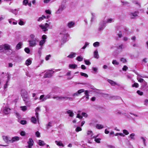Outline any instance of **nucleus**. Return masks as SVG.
I'll return each mask as SVG.
<instances>
[{
	"label": "nucleus",
	"instance_id": "obj_1",
	"mask_svg": "<svg viewBox=\"0 0 148 148\" xmlns=\"http://www.w3.org/2000/svg\"><path fill=\"white\" fill-rule=\"evenodd\" d=\"M114 21V18H108L107 19L106 21L103 20L101 21L100 23V25L102 26H104L106 23H111L113 22Z\"/></svg>",
	"mask_w": 148,
	"mask_h": 148
},
{
	"label": "nucleus",
	"instance_id": "obj_2",
	"mask_svg": "<svg viewBox=\"0 0 148 148\" xmlns=\"http://www.w3.org/2000/svg\"><path fill=\"white\" fill-rule=\"evenodd\" d=\"M76 23L74 21H70L67 23V26L69 28H72L75 27Z\"/></svg>",
	"mask_w": 148,
	"mask_h": 148
},
{
	"label": "nucleus",
	"instance_id": "obj_3",
	"mask_svg": "<svg viewBox=\"0 0 148 148\" xmlns=\"http://www.w3.org/2000/svg\"><path fill=\"white\" fill-rule=\"evenodd\" d=\"M66 8L65 5L62 4L60 5L59 7V9L56 12L57 14H60L61 12L65 8Z\"/></svg>",
	"mask_w": 148,
	"mask_h": 148
},
{
	"label": "nucleus",
	"instance_id": "obj_4",
	"mask_svg": "<svg viewBox=\"0 0 148 148\" xmlns=\"http://www.w3.org/2000/svg\"><path fill=\"white\" fill-rule=\"evenodd\" d=\"M139 12L138 11H135L134 12L131 13L130 15L131 18H134L138 16Z\"/></svg>",
	"mask_w": 148,
	"mask_h": 148
},
{
	"label": "nucleus",
	"instance_id": "obj_5",
	"mask_svg": "<svg viewBox=\"0 0 148 148\" xmlns=\"http://www.w3.org/2000/svg\"><path fill=\"white\" fill-rule=\"evenodd\" d=\"M34 141L31 138L29 139V141H28L27 143L28 144V147L29 148H31L34 145Z\"/></svg>",
	"mask_w": 148,
	"mask_h": 148
},
{
	"label": "nucleus",
	"instance_id": "obj_6",
	"mask_svg": "<svg viewBox=\"0 0 148 148\" xmlns=\"http://www.w3.org/2000/svg\"><path fill=\"white\" fill-rule=\"evenodd\" d=\"M54 71L52 70H49L47 71V77H50L52 76Z\"/></svg>",
	"mask_w": 148,
	"mask_h": 148
},
{
	"label": "nucleus",
	"instance_id": "obj_7",
	"mask_svg": "<svg viewBox=\"0 0 148 148\" xmlns=\"http://www.w3.org/2000/svg\"><path fill=\"white\" fill-rule=\"evenodd\" d=\"M51 11L50 10H47V20L48 19L49 21L51 19Z\"/></svg>",
	"mask_w": 148,
	"mask_h": 148
},
{
	"label": "nucleus",
	"instance_id": "obj_8",
	"mask_svg": "<svg viewBox=\"0 0 148 148\" xmlns=\"http://www.w3.org/2000/svg\"><path fill=\"white\" fill-rule=\"evenodd\" d=\"M53 98L54 99H62V98L69 99L70 100H72L73 99L72 98L68 97H53Z\"/></svg>",
	"mask_w": 148,
	"mask_h": 148
},
{
	"label": "nucleus",
	"instance_id": "obj_9",
	"mask_svg": "<svg viewBox=\"0 0 148 148\" xmlns=\"http://www.w3.org/2000/svg\"><path fill=\"white\" fill-rule=\"evenodd\" d=\"M4 49L5 50H8L10 49V46L8 44H4L3 45Z\"/></svg>",
	"mask_w": 148,
	"mask_h": 148
},
{
	"label": "nucleus",
	"instance_id": "obj_10",
	"mask_svg": "<svg viewBox=\"0 0 148 148\" xmlns=\"http://www.w3.org/2000/svg\"><path fill=\"white\" fill-rule=\"evenodd\" d=\"M29 45L30 46L33 47L36 45V42L35 40H29Z\"/></svg>",
	"mask_w": 148,
	"mask_h": 148
},
{
	"label": "nucleus",
	"instance_id": "obj_11",
	"mask_svg": "<svg viewBox=\"0 0 148 148\" xmlns=\"http://www.w3.org/2000/svg\"><path fill=\"white\" fill-rule=\"evenodd\" d=\"M19 140V138L18 136H16L13 137L11 139V142L13 143V142L18 141Z\"/></svg>",
	"mask_w": 148,
	"mask_h": 148
},
{
	"label": "nucleus",
	"instance_id": "obj_12",
	"mask_svg": "<svg viewBox=\"0 0 148 148\" xmlns=\"http://www.w3.org/2000/svg\"><path fill=\"white\" fill-rule=\"evenodd\" d=\"M76 55V54L75 53L71 52L69 55L67 56V57L71 58H72L75 57Z\"/></svg>",
	"mask_w": 148,
	"mask_h": 148
},
{
	"label": "nucleus",
	"instance_id": "obj_13",
	"mask_svg": "<svg viewBox=\"0 0 148 148\" xmlns=\"http://www.w3.org/2000/svg\"><path fill=\"white\" fill-rule=\"evenodd\" d=\"M5 141L7 143H9L10 142H11V140L10 138H8L7 136H5L3 138Z\"/></svg>",
	"mask_w": 148,
	"mask_h": 148
},
{
	"label": "nucleus",
	"instance_id": "obj_14",
	"mask_svg": "<svg viewBox=\"0 0 148 148\" xmlns=\"http://www.w3.org/2000/svg\"><path fill=\"white\" fill-rule=\"evenodd\" d=\"M46 18V17L45 16L42 15L41 16L38 18L37 21L38 22H40L44 19H45Z\"/></svg>",
	"mask_w": 148,
	"mask_h": 148
},
{
	"label": "nucleus",
	"instance_id": "obj_15",
	"mask_svg": "<svg viewBox=\"0 0 148 148\" xmlns=\"http://www.w3.org/2000/svg\"><path fill=\"white\" fill-rule=\"evenodd\" d=\"M21 95L23 98L24 101H26L28 99L27 94L25 95H24L23 93H22V94Z\"/></svg>",
	"mask_w": 148,
	"mask_h": 148
},
{
	"label": "nucleus",
	"instance_id": "obj_16",
	"mask_svg": "<svg viewBox=\"0 0 148 148\" xmlns=\"http://www.w3.org/2000/svg\"><path fill=\"white\" fill-rule=\"evenodd\" d=\"M89 92L88 90H86L85 91V94L86 96V101L88 100L89 99V95L88 94Z\"/></svg>",
	"mask_w": 148,
	"mask_h": 148
},
{
	"label": "nucleus",
	"instance_id": "obj_17",
	"mask_svg": "<svg viewBox=\"0 0 148 148\" xmlns=\"http://www.w3.org/2000/svg\"><path fill=\"white\" fill-rule=\"evenodd\" d=\"M22 46V43L19 42L16 45V49H19L21 48Z\"/></svg>",
	"mask_w": 148,
	"mask_h": 148
},
{
	"label": "nucleus",
	"instance_id": "obj_18",
	"mask_svg": "<svg viewBox=\"0 0 148 148\" xmlns=\"http://www.w3.org/2000/svg\"><path fill=\"white\" fill-rule=\"evenodd\" d=\"M66 113L69 114V116L70 117H73V116L74 114L72 111L70 110H69L66 112Z\"/></svg>",
	"mask_w": 148,
	"mask_h": 148
},
{
	"label": "nucleus",
	"instance_id": "obj_19",
	"mask_svg": "<svg viewBox=\"0 0 148 148\" xmlns=\"http://www.w3.org/2000/svg\"><path fill=\"white\" fill-rule=\"evenodd\" d=\"M55 142L56 144L57 145H58V146H62L63 147H64V146L63 144L61 143L60 141H57L56 140L55 141Z\"/></svg>",
	"mask_w": 148,
	"mask_h": 148
},
{
	"label": "nucleus",
	"instance_id": "obj_20",
	"mask_svg": "<svg viewBox=\"0 0 148 148\" xmlns=\"http://www.w3.org/2000/svg\"><path fill=\"white\" fill-rule=\"evenodd\" d=\"M91 14L92 15V17L90 20V21L91 22H92L94 21L96 17V15L95 14L92 13H91Z\"/></svg>",
	"mask_w": 148,
	"mask_h": 148
},
{
	"label": "nucleus",
	"instance_id": "obj_21",
	"mask_svg": "<svg viewBox=\"0 0 148 148\" xmlns=\"http://www.w3.org/2000/svg\"><path fill=\"white\" fill-rule=\"evenodd\" d=\"M31 121L32 123L34 124H35L37 122V119L34 116H32L31 118Z\"/></svg>",
	"mask_w": 148,
	"mask_h": 148
},
{
	"label": "nucleus",
	"instance_id": "obj_22",
	"mask_svg": "<svg viewBox=\"0 0 148 148\" xmlns=\"http://www.w3.org/2000/svg\"><path fill=\"white\" fill-rule=\"evenodd\" d=\"M10 110L11 109L9 108H6L4 110V112L5 114H8L10 112Z\"/></svg>",
	"mask_w": 148,
	"mask_h": 148
},
{
	"label": "nucleus",
	"instance_id": "obj_23",
	"mask_svg": "<svg viewBox=\"0 0 148 148\" xmlns=\"http://www.w3.org/2000/svg\"><path fill=\"white\" fill-rule=\"evenodd\" d=\"M98 52L97 50H95L94 52V56L95 58L98 59L99 58Z\"/></svg>",
	"mask_w": 148,
	"mask_h": 148
},
{
	"label": "nucleus",
	"instance_id": "obj_24",
	"mask_svg": "<svg viewBox=\"0 0 148 148\" xmlns=\"http://www.w3.org/2000/svg\"><path fill=\"white\" fill-rule=\"evenodd\" d=\"M32 63L31 60L29 59H27L26 61L25 64L27 66H28L31 64Z\"/></svg>",
	"mask_w": 148,
	"mask_h": 148
},
{
	"label": "nucleus",
	"instance_id": "obj_25",
	"mask_svg": "<svg viewBox=\"0 0 148 148\" xmlns=\"http://www.w3.org/2000/svg\"><path fill=\"white\" fill-rule=\"evenodd\" d=\"M77 66V65L75 64H70L69 65V67L71 69H75Z\"/></svg>",
	"mask_w": 148,
	"mask_h": 148
},
{
	"label": "nucleus",
	"instance_id": "obj_26",
	"mask_svg": "<svg viewBox=\"0 0 148 148\" xmlns=\"http://www.w3.org/2000/svg\"><path fill=\"white\" fill-rule=\"evenodd\" d=\"M96 127L97 129H100L103 128V126L102 125L97 124L96 126Z\"/></svg>",
	"mask_w": 148,
	"mask_h": 148
},
{
	"label": "nucleus",
	"instance_id": "obj_27",
	"mask_svg": "<svg viewBox=\"0 0 148 148\" xmlns=\"http://www.w3.org/2000/svg\"><path fill=\"white\" fill-rule=\"evenodd\" d=\"M76 60L78 61L81 62L83 60V58L82 56H79L77 58Z\"/></svg>",
	"mask_w": 148,
	"mask_h": 148
},
{
	"label": "nucleus",
	"instance_id": "obj_28",
	"mask_svg": "<svg viewBox=\"0 0 148 148\" xmlns=\"http://www.w3.org/2000/svg\"><path fill=\"white\" fill-rule=\"evenodd\" d=\"M108 82L112 86H114L116 84V83H115V82L111 80H109L108 81Z\"/></svg>",
	"mask_w": 148,
	"mask_h": 148
},
{
	"label": "nucleus",
	"instance_id": "obj_29",
	"mask_svg": "<svg viewBox=\"0 0 148 148\" xmlns=\"http://www.w3.org/2000/svg\"><path fill=\"white\" fill-rule=\"evenodd\" d=\"M10 12H11L12 13H14L16 15L18 13V12H17L16 9H15L14 10H11L10 11Z\"/></svg>",
	"mask_w": 148,
	"mask_h": 148
},
{
	"label": "nucleus",
	"instance_id": "obj_30",
	"mask_svg": "<svg viewBox=\"0 0 148 148\" xmlns=\"http://www.w3.org/2000/svg\"><path fill=\"white\" fill-rule=\"evenodd\" d=\"M38 144L40 146H42L44 144V142L41 140H39Z\"/></svg>",
	"mask_w": 148,
	"mask_h": 148
},
{
	"label": "nucleus",
	"instance_id": "obj_31",
	"mask_svg": "<svg viewBox=\"0 0 148 148\" xmlns=\"http://www.w3.org/2000/svg\"><path fill=\"white\" fill-rule=\"evenodd\" d=\"M80 74L81 76H84L86 77H88V75L87 74L83 72H81Z\"/></svg>",
	"mask_w": 148,
	"mask_h": 148
},
{
	"label": "nucleus",
	"instance_id": "obj_32",
	"mask_svg": "<svg viewBox=\"0 0 148 148\" xmlns=\"http://www.w3.org/2000/svg\"><path fill=\"white\" fill-rule=\"evenodd\" d=\"M99 43L98 42H96L94 43L93 44V45L94 47H96L99 46Z\"/></svg>",
	"mask_w": 148,
	"mask_h": 148
},
{
	"label": "nucleus",
	"instance_id": "obj_33",
	"mask_svg": "<svg viewBox=\"0 0 148 148\" xmlns=\"http://www.w3.org/2000/svg\"><path fill=\"white\" fill-rule=\"evenodd\" d=\"M115 136H117L118 135H120V136H122L123 137H124L125 136V135L123 133H116L115 134Z\"/></svg>",
	"mask_w": 148,
	"mask_h": 148
},
{
	"label": "nucleus",
	"instance_id": "obj_34",
	"mask_svg": "<svg viewBox=\"0 0 148 148\" xmlns=\"http://www.w3.org/2000/svg\"><path fill=\"white\" fill-rule=\"evenodd\" d=\"M45 42V40H42L39 42V45L40 46H42Z\"/></svg>",
	"mask_w": 148,
	"mask_h": 148
},
{
	"label": "nucleus",
	"instance_id": "obj_35",
	"mask_svg": "<svg viewBox=\"0 0 148 148\" xmlns=\"http://www.w3.org/2000/svg\"><path fill=\"white\" fill-rule=\"evenodd\" d=\"M28 3V0H24L23 2V4L25 5H27Z\"/></svg>",
	"mask_w": 148,
	"mask_h": 148
},
{
	"label": "nucleus",
	"instance_id": "obj_36",
	"mask_svg": "<svg viewBox=\"0 0 148 148\" xmlns=\"http://www.w3.org/2000/svg\"><path fill=\"white\" fill-rule=\"evenodd\" d=\"M21 110L24 111H25L27 109V107L25 106H21Z\"/></svg>",
	"mask_w": 148,
	"mask_h": 148
},
{
	"label": "nucleus",
	"instance_id": "obj_37",
	"mask_svg": "<svg viewBox=\"0 0 148 148\" xmlns=\"http://www.w3.org/2000/svg\"><path fill=\"white\" fill-rule=\"evenodd\" d=\"M25 51L27 53H29L30 52V49L28 48H25L24 49Z\"/></svg>",
	"mask_w": 148,
	"mask_h": 148
},
{
	"label": "nucleus",
	"instance_id": "obj_38",
	"mask_svg": "<svg viewBox=\"0 0 148 148\" xmlns=\"http://www.w3.org/2000/svg\"><path fill=\"white\" fill-rule=\"evenodd\" d=\"M123 133L125 135H128L129 134L128 132L126 130H123Z\"/></svg>",
	"mask_w": 148,
	"mask_h": 148
},
{
	"label": "nucleus",
	"instance_id": "obj_39",
	"mask_svg": "<svg viewBox=\"0 0 148 148\" xmlns=\"http://www.w3.org/2000/svg\"><path fill=\"white\" fill-rule=\"evenodd\" d=\"M138 84L137 83H134L132 85V87H135L136 88H138Z\"/></svg>",
	"mask_w": 148,
	"mask_h": 148
},
{
	"label": "nucleus",
	"instance_id": "obj_40",
	"mask_svg": "<svg viewBox=\"0 0 148 148\" xmlns=\"http://www.w3.org/2000/svg\"><path fill=\"white\" fill-rule=\"evenodd\" d=\"M18 24L20 25H23L24 24V22L22 21L21 19L19 20V21L18 22Z\"/></svg>",
	"mask_w": 148,
	"mask_h": 148
},
{
	"label": "nucleus",
	"instance_id": "obj_41",
	"mask_svg": "<svg viewBox=\"0 0 148 148\" xmlns=\"http://www.w3.org/2000/svg\"><path fill=\"white\" fill-rule=\"evenodd\" d=\"M81 130L82 128L79 127H77L75 129L76 131L77 132H78L80 131H81Z\"/></svg>",
	"mask_w": 148,
	"mask_h": 148
},
{
	"label": "nucleus",
	"instance_id": "obj_42",
	"mask_svg": "<svg viewBox=\"0 0 148 148\" xmlns=\"http://www.w3.org/2000/svg\"><path fill=\"white\" fill-rule=\"evenodd\" d=\"M4 47L3 45H0V51L3 52L4 51Z\"/></svg>",
	"mask_w": 148,
	"mask_h": 148
},
{
	"label": "nucleus",
	"instance_id": "obj_43",
	"mask_svg": "<svg viewBox=\"0 0 148 148\" xmlns=\"http://www.w3.org/2000/svg\"><path fill=\"white\" fill-rule=\"evenodd\" d=\"M35 134L36 136L38 137H39L40 136V132L37 131L35 133Z\"/></svg>",
	"mask_w": 148,
	"mask_h": 148
},
{
	"label": "nucleus",
	"instance_id": "obj_44",
	"mask_svg": "<svg viewBox=\"0 0 148 148\" xmlns=\"http://www.w3.org/2000/svg\"><path fill=\"white\" fill-rule=\"evenodd\" d=\"M20 123L22 125H25L27 123V121L25 120H21L20 121Z\"/></svg>",
	"mask_w": 148,
	"mask_h": 148
},
{
	"label": "nucleus",
	"instance_id": "obj_45",
	"mask_svg": "<svg viewBox=\"0 0 148 148\" xmlns=\"http://www.w3.org/2000/svg\"><path fill=\"white\" fill-rule=\"evenodd\" d=\"M112 63L113 64H116V65H118L119 64V63L115 60H114L112 61Z\"/></svg>",
	"mask_w": 148,
	"mask_h": 148
},
{
	"label": "nucleus",
	"instance_id": "obj_46",
	"mask_svg": "<svg viewBox=\"0 0 148 148\" xmlns=\"http://www.w3.org/2000/svg\"><path fill=\"white\" fill-rule=\"evenodd\" d=\"M121 61L124 63L126 62L127 61L126 59L124 58H121Z\"/></svg>",
	"mask_w": 148,
	"mask_h": 148
},
{
	"label": "nucleus",
	"instance_id": "obj_47",
	"mask_svg": "<svg viewBox=\"0 0 148 148\" xmlns=\"http://www.w3.org/2000/svg\"><path fill=\"white\" fill-rule=\"evenodd\" d=\"M85 63L87 65H89L90 64V63L88 60H85Z\"/></svg>",
	"mask_w": 148,
	"mask_h": 148
},
{
	"label": "nucleus",
	"instance_id": "obj_48",
	"mask_svg": "<svg viewBox=\"0 0 148 148\" xmlns=\"http://www.w3.org/2000/svg\"><path fill=\"white\" fill-rule=\"evenodd\" d=\"M101 139L100 138H95V140L96 142L98 143H100V140Z\"/></svg>",
	"mask_w": 148,
	"mask_h": 148
},
{
	"label": "nucleus",
	"instance_id": "obj_49",
	"mask_svg": "<svg viewBox=\"0 0 148 148\" xmlns=\"http://www.w3.org/2000/svg\"><path fill=\"white\" fill-rule=\"evenodd\" d=\"M84 91V89H81L77 91V93L78 94H80L82 92H83Z\"/></svg>",
	"mask_w": 148,
	"mask_h": 148
},
{
	"label": "nucleus",
	"instance_id": "obj_50",
	"mask_svg": "<svg viewBox=\"0 0 148 148\" xmlns=\"http://www.w3.org/2000/svg\"><path fill=\"white\" fill-rule=\"evenodd\" d=\"M52 122H50L47 125V127H48V128H49L52 126Z\"/></svg>",
	"mask_w": 148,
	"mask_h": 148
},
{
	"label": "nucleus",
	"instance_id": "obj_51",
	"mask_svg": "<svg viewBox=\"0 0 148 148\" xmlns=\"http://www.w3.org/2000/svg\"><path fill=\"white\" fill-rule=\"evenodd\" d=\"M137 93L140 95H142L143 94V92H142L140 91L139 90H138L137 91Z\"/></svg>",
	"mask_w": 148,
	"mask_h": 148
},
{
	"label": "nucleus",
	"instance_id": "obj_52",
	"mask_svg": "<svg viewBox=\"0 0 148 148\" xmlns=\"http://www.w3.org/2000/svg\"><path fill=\"white\" fill-rule=\"evenodd\" d=\"M134 136H135V134L134 133H132L130 135V137L132 139L134 140Z\"/></svg>",
	"mask_w": 148,
	"mask_h": 148
},
{
	"label": "nucleus",
	"instance_id": "obj_53",
	"mask_svg": "<svg viewBox=\"0 0 148 148\" xmlns=\"http://www.w3.org/2000/svg\"><path fill=\"white\" fill-rule=\"evenodd\" d=\"M21 135L22 136H24L25 135V133L24 131H22L20 133Z\"/></svg>",
	"mask_w": 148,
	"mask_h": 148
},
{
	"label": "nucleus",
	"instance_id": "obj_54",
	"mask_svg": "<svg viewBox=\"0 0 148 148\" xmlns=\"http://www.w3.org/2000/svg\"><path fill=\"white\" fill-rule=\"evenodd\" d=\"M128 67L126 66L125 65L123 66L122 69L123 71H126Z\"/></svg>",
	"mask_w": 148,
	"mask_h": 148
},
{
	"label": "nucleus",
	"instance_id": "obj_55",
	"mask_svg": "<svg viewBox=\"0 0 148 148\" xmlns=\"http://www.w3.org/2000/svg\"><path fill=\"white\" fill-rule=\"evenodd\" d=\"M134 4H136L137 5L139 6V7L140 6V4L137 1H134Z\"/></svg>",
	"mask_w": 148,
	"mask_h": 148
},
{
	"label": "nucleus",
	"instance_id": "obj_56",
	"mask_svg": "<svg viewBox=\"0 0 148 148\" xmlns=\"http://www.w3.org/2000/svg\"><path fill=\"white\" fill-rule=\"evenodd\" d=\"M121 1L122 3L124 5H127L129 4L128 2L126 1Z\"/></svg>",
	"mask_w": 148,
	"mask_h": 148
},
{
	"label": "nucleus",
	"instance_id": "obj_57",
	"mask_svg": "<svg viewBox=\"0 0 148 148\" xmlns=\"http://www.w3.org/2000/svg\"><path fill=\"white\" fill-rule=\"evenodd\" d=\"M88 45V43H87L86 42L85 45L82 48V49H85Z\"/></svg>",
	"mask_w": 148,
	"mask_h": 148
},
{
	"label": "nucleus",
	"instance_id": "obj_58",
	"mask_svg": "<svg viewBox=\"0 0 148 148\" xmlns=\"http://www.w3.org/2000/svg\"><path fill=\"white\" fill-rule=\"evenodd\" d=\"M82 115L84 117H87V114L85 112H82Z\"/></svg>",
	"mask_w": 148,
	"mask_h": 148
},
{
	"label": "nucleus",
	"instance_id": "obj_59",
	"mask_svg": "<svg viewBox=\"0 0 148 148\" xmlns=\"http://www.w3.org/2000/svg\"><path fill=\"white\" fill-rule=\"evenodd\" d=\"M81 69L83 70H85L86 69V67L84 65H82L81 66Z\"/></svg>",
	"mask_w": 148,
	"mask_h": 148
},
{
	"label": "nucleus",
	"instance_id": "obj_60",
	"mask_svg": "<svg viewBox=\"0 0 148 148\" xmlns=\"http://www.w3.org/2000/svg\"><path fill=\"white\" fill-rule=\"evenodd\" d=\"M77 117L79 119H82V116H81L79 114H78L77 115Z\"/></svg>",
	"mask_w": 148,
	"mask_h": 148
},
{
	"label": "nucleus",
	"instance_id": "obj_61",
	"mask_svg": "<svg viewBox=\"0 0 148 148\" xmlns=\"http://www.w3.org/2000/svg\"><path fill=\"white\" fill-rule=\"evenodd\" d=\"M143 79L142 78H140L138 80V81L140 82H142L143 81Z\"/></svg>",
	"mask_w": 148,
	"mask_h": 148
},
{
	"label": "nucleus",
	"instance_id": "obj_62",
	"mask_svg": "<svg viewBox=\"0 0 148 148\" xmlns=\"http://www.w3.org/2000/svg\"><path fill=\"white\" fill-rule=\"evenodd\" d=\"M92 133V132L91 131H88L87 132V134L88 135Z\"/></svg>",
	"mask_w": 148,
	"mask_h": 148
},
{
	"label": "nucleus",
	"instance_id": "obj_63",
	"mask_svg": "<svg viewBox=\"0 0 148 148\" xmlns=\"http://www.w3.org/2000/svg\"><path fill=\"white\" fill-rule=\"evenodd\" d=\"M42 40H45L46 38V36L45 35H43L42 36Z\"/></svg>",
	"mask_w": 148,
	"mask_h": 148
},
{
	"label": "nucleus",
	"instance_id": "obj_64",
	"mask_svg": "<svg viewBox=\"0 0 148 148\" xmlns=\"http://www.w3.org/2000/svg\"><path fill=\"white\" fill-rule=\"evenodd\" d=\"M108 147L110 148H115L114 146L112 145H108Z\"/></svg>",
	"mask_w": 148,
	"mask_h": 148
}]
</instances>
